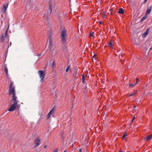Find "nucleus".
<instances>
[{
    "label": "nucleus",
    "instance_id": "nucleus-25",
    "mask_svg": "<svg viewBox=\"0 0 152 152\" xmlns=\"http://www.w3.org/2000/svg\"><path fill=\"white\" fill-rule=\"evenodd\" d=\"M136 94V93L135 92H134L133 93H132V94H131L130 95H129V96H132L133 95H134Z\"/></svg>",
    "mask_w": 152,
    "mask_h": 152
},
{
    "label": "nucleus",
    "instance_id": "nucleus-31",
    "mask_svg": "<svg viewBox=\"0 0 152 152\" xmlns=\"http://www.w3.org/2000/svg\"><path fill=\"white\" fill-rule=\"evenodd\" d=\"M58 152V149L57 148H56L55 150L54 151V152Z\"/></svg>",
    "mask_w": 152,
    "mask_h": 152
},
{
    "label": "nucleus",
    "instance_id": "nucleus-17",
    "mask_svg": "<svg viewBox=\"0 0 152 152\" xmlns=\"http://www.w3.org/2000/svg\"><path fill=\"white\" fill-rule=\"evenodd\" d=\"M148 17L147 15H145V16L143 17L142 19H141L140 22H142L143 20H144Z\"/></svg>",
    "mask_w": 152,
    "mask_h": 152
},
{
    "label": "nucleus",
    "instance_id": "nucleus-4",
    "mask_svg": "<svg viewBox=\"0 0 152 152\" xmlns=\"http://www.w3.org/2000/svg\"><path fill=\"white\" fill-rule=\"evenodd\" d=\"M45 70L43 71H39L38 74L39 76L41 78L40 81L42 82L43 81V80L45 75Z\"/></svg>",
    "mask_w": 152,
    "mask_h": 152
},
{
    "label": "nucleus",
    "instance_id": "nucleus-42",
    "mask_svg": "<svg viewBox=\"0 0 152 152\" xmlns=\"http://www.w3.org/2000/svg\"><path fill=\"white\" fill-rule=\"evenodd\" d=\"M64 152H66V151H65Z\"/></svg>",
    "mask_w": 152,
    "mask_h": 152
},
{
    "label": "nucleus",
    "instance_id": "nucleus-32",
    "mask_svg": "<svg viewBox=\"0 0 152 152\" xmlns=\"http://www.w3.org/2000/svg\"><path fill=\"white\" fill-rule=\"evenodd\" d=\"M147 1V0H144L143 2L144 3H145Z\"/></svg>",
    "mask_w": 152,
    "mask_h": 152
},
{
    "label": "nucleus",
    "instance_id": "nucleus-1",
    "mask_svg": "<svg viewBox=\"0 0 152 152\" xmlns=\"http://www.w3.org/2000/svg\"><path fill=\"white\" fill-rule=\"evenodd\" d=\"M11 97L12 103L13 104L11 105L8 110V111L10 112L13 111L15 109H19L20 106L19 105L17 104L18 101L17 99V97L16 95L12 96Z\"/></svg>",
    "mask_w": 152,
    "mask_h": 152
},
{
    "label": "nucleus",
    "instance_id": "nucleus-21",
    "mask_svg": "<svg viewBox=\"0 0 152 152\" xmlns=\"http://www.w3.org/2000/svg\"><path fill=\"white\" fill-rule=\"evenodd\" d=\"M70 66H67L66 69V72H67L68 71L69 69V68L70 67Z\"/></svg>",
    "mask_w": 152,
    "mask_h": 152
},
{
    "label": "nucleus",
    "instance_id": "nucleus-19",
    "mask_svg": "<svg viewBox=\"0 0 152 152\" xmlns=\"http://www.w3.org/2000/svg\"><path fill=\"white\" fill-rule=\"evenodd\" d=\"M52 42V40L51 39H49V45L51 46Z\"/></svg>",
    "mask_w": 152,
    "mask_h": 152
},
{
    "label": "nucleus",
    "instance_id": "nucleus-11",
    "mask_svg": "<svg viewBox=\"0 0 152 152\" xmlns=\"http://www.w3.org/2000/svg\"><path fill=\"white\" fill-rule=\"evenodd\" d=\"M53 108H53L48 114L47 117V119H49L50 117L51 113L53 111Z\"/></svg>",
    "mask_w": 152,
    "mask_h": 152
},
{
    "label": "nucleus",
    "instance_id": "nucleus-15",
    "mask_svg": "<svg viewBox=\"0 0 152 152\" xmlns=\"http://www.w3.org/2000/svg\"><path fill=\"white\" fill-rule=\"evenodd\" d=\"M108 46L109 48H112L113 47V44H112V40H110V42L108 44Z\"/></svg>",
    "mask_w": 152,
    "mask_h": 152
},
{
    "label": "nucleus",
    "instance_id": "nucleus-28",
    "mask_svg": "<svg viewBox=\"0 0 152 152\" xmlns=\"http://www.w3.org/2000/svg\"><path fill=\"white\" fill-rule=\"evenodd\" d=\"M52 35L51 34H49V39H51Z\"/></svg>",
    "mask_w": 152,
    "mask_h": 152
},
{
    "label": "nucleus",
    "instance_id": "nucleus-45",
    "mask_svg": "<svg viewBox=\"0 0 152 152\" xmlns=\"http://www.w3.org/2000/svg\"><path fill=\"white\" fill-rule=\"evenodd\" d=\"M28 152V151H27V152Z\"/></svg>",
    "mask_w": 152,
    "mask_h": 152
},
{
    "label": "nucleus",
    "instance_id": "nucleus-35",
    "mask_svg": "<svg viewBox=\"0 0 152 152\" xmlns=\"http://www.w3.org/2000/svg\"><path fill=\"white\" fill-rule=\"evenodd\" d=\"M41 55V54H38L37 55V56H40V55Z\"/></svg>",
    "mask_w": 152,
    "mask_h": 152
},
{
    "label": "nucleus",
    "instance_id": "nucleus-14",
    "mask_svg": "<svg viewBox=\"0 0 152 152\" xmlns=\"http://www.w3.org/2000/svg\"><path fill=\"white\" fill-rule=\"evenodd\" d=\"M118 13L123 14L124 13V12L123 9L122 8H120L118 11Z\"/></svg>",
    "mask_w": 152,
    "mask_h": 152
},
{
    "label": "nucleus",
    "instance_id": "nucleus-27",
    "mask_svg": "<svg viewBox=\"0 0 152 152\" xmlns=\"http://www.w3.org/2000/svg\"><path fill=\"white\" fill-rule=\"evenodd\" d=\"M102 16L103 18H104V17L105 16V14L104 12L102 15Z\"/></svg>",
    "mask_w": 152,
    "mask_h": 152
},
{
    "label": "nucleus",
    "instance_id": "nucleus-22",
    "mask_svg": "<svg viewBox=\"0 0 152 152\" xmlns=\"http://www.w3.org/2000/svg\"><path fill=\"white\" fill-rule=\"evenodd\" d=\"M129 85L130 87L131 88L133 87L135 85V84L134 85H133L132 83H129Z\"/></svg>",
    "mask_w": 152,
    "mask_h": 152
},
{
    "label": "nucleus",
    "instance_id": "nucleus-20",
    "mask_svg": "<svg viewBox=\"0 0 152 152\" xmlns=\"http://www.w3.org/2000/svg\"><path fill=\"white\" fill-rule=\"evenodd\" d=\"M52 66H53V67H56V64L55 63L54 61L52 63Z\"/></svg>",
    "mask_w": 152,
    "mask_h": 152
},
{
    "label": "nucleus",
    "instance_id": "nucleus-39",
    "mask_svg": "<svg viewBox=\"0 0 152 152\" xmlns=\"http://www.w3.org/2000/svg\"><path fill=\"white\" fill-rule=\"evenodd\" d=\"M152 50V47L150 49V50Z\"/></svg>",
    "mask_w": 152,
    "mask_h": 152
},
{
    "label": "nucleus",
    "instance_id": "nucleus-7",
    "mask_svg": "<svg viewBox=\"0 0 152 152\" xmlns=\"http://www.w3.org/2000/svg\"><path fill=\"white\" fill-rule=\"evenodd\" d=\"M151 6L148 7L147 10L146 11L145 13V15H148L150 13L151 11Z\"/></svg>",
    "mask_w": 152,
    "mask_h": 152
},
{
    "label": "nucleus",
    "instance_id": "nucleus-36",
    "mask_svg": "<svg viewBox=\"0 0 152 152\" xmlns=\"http://www.w3.org/2000/svg\"><path fill=\"white\" fill-rule=\"evenodd\" d=\"M102 21H100L99 24H102Z\"/></svg>",
    "mask_w": 152,
    "mask_h": 152
},
{
    "label": "nucleus",
    "instance_id": "nucleus-12",
    "mask_svg": "<svg viewBox=\"0 0 152 152\" xmlns=\"http://www.w3.org/2000/svg\"><path fill=\"white\" fill-rule=\"evenodd\" d=\"M5 37L4 36V34H2L1 37H0V41H1V42H4V37Z\"/></svg>",
    "mask_w": 152,
    "mask_h": 152
},
{
    "label": "nucleus",
    "instance_id": "nucleus-2",
    "mask_svg": "<svg viewBox=\"0 0 152 152\" xmlns=\"http://www.w3.org/2000/svg\"><path fill=\"white\" fill-rule=\"evenodd\" d=\"M61 34L60 37L62 43L65 45L67 44V34L66 31L64 28H63V30L61 32Z\"/></svg>",
    "mask_w": 152,
    "mask_h": 152
},
{
    "label": "nucleus",
    "instance_id": "nucleus-44",
    "mask_svg": "<svg viewBox=\"0 0 152 152\" xmlns=\"http://www.w3.org/2000/svg\"><path fill=\"white\" fill-rule=\"evenodd\" d=\"M119 152H123L122 151H120Z\"/></svg>",
    "mask_w": 152,
    "mask_h": 152
},
{
    "label": "nucleus",
    "instance_id": "nucleus-13",
    "mask_svg": "<svg viewBox=\"0 0 152 152\" xmlns=\"http://www.w3.org/2000/svg\"><path fill=\"white\" fill-rule=\"evenodd\" d=\"M77 69H74V72L73 74V76L74 78H75L77 74Z\"/></svg>",
    "mask_w": 152,
    "mask_h": 152
},
{
    "label": "nucleus",
    "instance_id": "nucleus-18",
    "mask_svg": "<svg viewBox=\"0 0 152 152\" xmlns=\"http://www.w3.org/2000/svg\"><path fill=\"white\" fill-rule=\"evenodd\" d=\"M82 81L83 83H84L85 81V79L86 76H85L83 74L82 75Z\"/></svg>",
    "mask_w": 152,
    "mask_h": 152
},
{
    "label": "nucleus",
    "instance_id": "nucleus-9",
    "mask_svg": "<svg viewBox=\"0 0 152 152\" xmlns=\"http://www.w3.org/2000/svg\"><path fill=\"white\" fill-rule=\"evenodd\" d=\"M53 5L51 2H50L49 3V9L50 11V14H51L52 10V7Z\"/></svg>",
    "mask_w": 152,
    "mask_h": 152
},
{
    "label": "nucleus",
    "instance_id": "nucleus-41",
    "mask_svg": "<svg viewBox=\"0 0 152 152\" xmlns=\"http://www.w3.org/2000/svg\"><path fill=\"white\" fill-rule=\"evenodd\" d=\"M140 102L139 101H137V103H139Z\"/></svg>",
    "mask_w": 152,
    "mask_h": 152
},
{
    "label": "nucleus",
    "instance_id": "nucleus-3",
    "mask_svg": "<svg viewBox=\"0 0 152 152\" xmlns=\"http://www.w3.org/2000/svg\"><path fill=\"white\" fill-rule=\"evenodd\" d=\"M13 82L10 81L9 86V90L8 91L9 94L10 95H12V96L16 95L15 91V87L13 86Z\"/></svg>",
    "mask_w": 152,
    "mask_h": 152
},
{
    "label": "nucleus",
    "instance_id": "nucleus-5",
    "mask_svg": "<svg viewBox=\"0 0 152 152\" xmlns=\"http://www.w3.org/2000/svg\"><path fill=\"white\" fill-rule=\"evenodd\" d=\"M34 143L35 145L34 146V147H37L40 144V140L39 137H37L34 140Z\"/></svg>",
    "mask_w": 152,
    "mask_h": 152
},
{
    "label": "nucleus",
    "instance_id": "nucleus-23",
    "mask_svg": "<svg viewBox=\"0 0 152 152\" xmlns=\"http://www.w3.org/2000/svg\"><path fill=\"white\" fill-rule=\"evenodd\" d=\"M126 136V132H125L124 133V134L123 136H122V138H123V139H124L125 138V137Z\"/></svg>",
    "mask_w": 152,
    "mask_h": 152
},
{
    "label": "nucleus",
    "instance_id": "nucleus-37",
    "mask_svg": "<svg viewBox=\"0 0 152 152\" xmlns=\"http://www.w3.org/2000/svg\"><path fill=\"white\" fill-rule=\"evenodd\" d=\"M47 145H45L44 146V148H46V147H47Z\"/></svg>",
    "mask_w": 152,
    "mask_h": 152
},
{
    "label": "nucleus",
    "instance_id": "nucleus-6",
    "mask_svg": "<svg viewBox=\"0 0 152 152\" xmlns=\"http://www.w3.org/2000/svg\"><path fill=\"white\" fill-rule=\"evenodd\" d=\"M8 3H6L5 4H4L3 5V7L2 9V11L4 13L5 11L7 9V7H8Z\"/></svg>",
    "mask_w": 152,
    "mask_h": 152
},
{
    "label": "nucleus",
    "instance_id": "nucleus-24",
    "mask_svg": "<svg viewBox=\"0 0 152 152\" xmlns=\"http://www.w3.org/2000/svg\"><path fill=\"white\" fill-rule=\"evenodd\" d=\"M61 137H62V138L63 139H64V133H62L61 135Z\"/></svg>",
    "mask_w": 152,
    "mask_h": 152
},
{
    "label": "nucleus",
    "instance_id": "nucleus-38",
    "mask_svg": "<svg viewBox=\"0 0 152 152\" xmlns=\"http://www.w3.org/2000/svg\"><path fill=\"white\" fill-rule=\"evenodd\" d=\"M134 118H133V119H132V121H131V123H132V121H133V120H134Z\"/></svg>",
    "mask_w": 152,
    "mask_h": 152
},
{
    "label": "nucleus",
    "instance_id": "nucleus-30",
    "mask_svg": "<svg viewBox=\"0 0 152 152\" xmlns=\"http://www.w3.org/2000/svg\"><path fill=\"white\" fill-rule=\"evenodd\" d=\"M136 80L137 81H136V83H135V85H136L137 84V83H138V82L139 81V79L138 78H137L136 79Z\"/></svg>",
    "mask_w": 152,
    "mask_h": 152
},
{
    "label": "nucleus",
    "instance_id": "nucleus-40",
    "mask_svg": "<svg viewBox=\"0 0 152 152\" xmlns=\"http://www.w3.org/2000/svg\"><path fill=\"white\" fill-rule=\"evenodd\" d=\"M135 107H136V106H135L134 105V106H133V108H134H134H135Z\"/></svg>",
    "mask_w": 152,
    "mask_h": 152
},
{
    "label": "nucleus",
    "instance_id": "nucleus-10",
    "mask_svg": "<svg viewBox=\"0 0 152 152\" xmlns=\"http://www.w3.org/2000/svg\"><path fill=\"white\" fill-rule=\"evenodd\" d=\"M152 138V134H151L148 136L145 137V139L146 141H148L150 140Z\"/></svg>",
    "mask_w": 152,
    "mask_h": 152
},
{
    "label": "nucleus",
    "instance_id": "nucleus-33",
    "mask_svg": "<svg viewBox=\"0 0 152 152\" xmlns=\"http://www.w3.org/2000/svg\"><path fill=\"white\" fill-rule=\"evenodd\" d=\"M96 55H94V56H93V58H95V59H96Z\"/></svg>",
    "mask_w": 152,
    "mask_h": 152
},
{
    "label": "nucleus",
    "instance_id": "nucleus-29",
    "mask_svg": "<svg viewBox=\"0 0 152 152\" xmlns=\"http://www.w3.org/2000/svg\"><path fill=\"white\" fill-rule=\"evenodd\" d=\"M7 31H6L5 32V34H4V36L5 37H6V36H7Z\"/></svg>",
    "mask_w": 152,
    "mask_h": 152
},
{
    "label": "nucleus",
    "instance_id": "nucleus-43",
    "mask_svg": "<svg viewBox=\"0 0 152 152\" xmlns=\"http://www.w3.org/2000/svg\"><path fill=\"white\" fill-rule=\"evenodd\" d=\"M135 117V115H134V118Z\"/></svg>",
    "mask_w": 152,
    "mask_h": 152
},
{
    "label": "nucleus",
    "instance_id": "nucleus-8",
    "mask_svg": "<svg viewBox=\"0 0 152 152\" xmlns=\"http://www.w3.org/2000/svg\"><path fill=\"white\" fill-rule=\"evenodd\" d=\"M149 30H150L149 28H148L147 29L146 31L144 33V34H143L142 35V37H145L148 34L149 32Z\"/></svg>",
    "mask_w": 152,
    "mask_h": 152
},
{
    "label": "nucleus",
    "instance_id": "nucleus-34",
    "mask_svg": "<svg viewBox=\"0 0 152 152\" xmlns=\"http://www.w3.org/2000/svg\"><path fill=\"white\" fill-rule=\"evenodd\" d=\"M79 152H82V150L81 149H79Z\"/></svg>",
    "mask_w": 152,
    "mask_h": 152
},
{
    "label": "nucleus",
    "instance_id": "nucleus-26",
    "mask_svg": "<svg viewBox=\"0 0 152 152\" xmlns=\"http://www.w3.org/2000/svg\"><path fill=\"white\" fill-rule=\"evenodd\" d=\"M94 32H92L90 34V37H93L94 36Z\"/></svg>",
    "mask_w": 152,
    "mask_h": 152
},
{
    "label": "nucleus",
    "instance_id": "nucleus-16",
    "mask_svg": "<svg viewBox=\"0 0 152 152\" xmlns=\"http://www.w3.org/2000/svg\"><path fill=\"white\" fill-rule=\"evenodd\" d=\"M4 66L5 67V68L4 69V70L5 71L6 73V75L7 76V74H8V69L7 68V65L6 64H5L4 65Z\"/></svg>",
    "mask_w": 152,
    "mask_h": 152
}]
</instances>
